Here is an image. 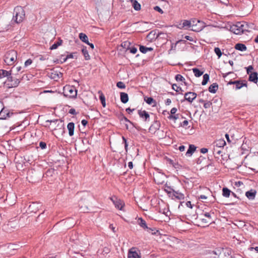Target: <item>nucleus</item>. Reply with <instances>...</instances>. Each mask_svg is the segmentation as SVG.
I'll return each mask as SVG.
<instances>
[{"mask_svg":"<svg viewBox=\"0 0 258 258\" xmlns=\"http://www.w3.org/2000/svg\"><path fill=\"white\" fill-rule=\"evenodd\" d=\"M254 24H248L245 22H238L230 27V31L237 35H240L244 31L250 32L249 29H253Z\"/></svg>","mask_w":258,"mask_h":258,"instance_id":"nucleus-1","label":"nucleus"},{"mask_svg":"<svg viewBox=\"0 0 258 258\" xmlns=\"http://www.w3.org/2000/svg\"><path fill=\"white\" fill-rule=\"evenodd\" d=\"M213 258H232L231 251L229 248L216 249L211 252Z\"/></svg>","mask_w":258,"mask_h":258,"instance_id":"nucleus-2","label":"nucleus"},{"mask_svg":"<svg viewBox=\"0 0 258 258\" xmlns=\"http://www.w3.org/2000/svg\"><path fill=\"white\" fill-rule=\"evenodd\" d=\"M25 12L21 6H17L14 10V16L12 21L16 23H20L23 20L25 17Z\"/></svg>","mask_w":258,"mask_h":258,"instance_id":"nucleus-3","label":"nucleus"},{"mask_svg":"<svg viewBox=\"0 0 258 258\" xmlns=\"http://www.w3.org/2000/svg\"><path fill=\"white\" fill-rule=\"evenodd\" d=\"M17 52L14 50L8 51L4 57V61L8 65H12L17 60Z\"/></svg>","mask_w":258,"mask_h":258,"instance_id":"nucleus-4","label":"nucleus"},{"mask_svg":"<svg viewBox=\"0 0 258 258\" xmlns=\"http://www.w3.org/2000/svg\"><path fill=\"white\" fill-rule=\"evenodd\" d=\"M63 94L64 96L75 98L77 95V90L73 86L67 85L63 87Z\"/></svg>","mask_w":258,"mask_h":258,"instance_id":"nucleus-5","label":"nucleus"},{"mask_svg":"<svg viewBox=\"0 0 258 258\" xmlns=\"http://www.w3.org/2000/svg\"><path fill=\"white\" fill-rule=\"evenodd\" d=\"M20 80L18 78H15L11 75H10L5 84L8 86L9 88L17 87L20 84Z\"/></svg>","mask_w":258,"mask_h":258,"instance_id":"nucleus-6","label":"nucleus"},{"mask_svg":"<svg viewBox=\"0 0 258 258\" xmlns=\"http://www.w3.org/2000/svg\"><path fill=\"white\" fill-rule=\"evenodd\" d=\"M190 21L192 22L191 27L192 28L191 30L194 31L199 32L203 30L205 27L204 23L200 20H197L195 19L190 20Z\"/></svg>","mask_w":258,"mask_h":258,"instance_id":"nucleus-7","label":"nucleus"},{"mask_svg":"<svg viewBox=\"0 0 258 258\" xmlns=\"http://www.w3.org/2000/svg\"><path fill=\"white\" fill-rule=\"evenodd\" d=\"M138 224L143 228L144 229H146L148 232L151 233L153 235L156 234L158 232V230L155 228H149L147 225L146 221L142 218H139L138 220Z\"/></svg>","mask_w":258,"mask_h":258,"instance_id":"nucleus-8","label":"nucleus"},{"mask_svg":"<svg viewBox=\"0 0 258 258\" xmlns=\"http://www.w3.org/2000/svg\"><path fill=\"white\" fill-rule=\"evenodd\" d=\"M197 96V93L192 92H188L184 94V99L181 101V102H183L184 101H187L189 103H191L194 100L196 99Z\"/></svg>","mask_w":258,"mask_h":258,"instance_id":"nucleus-9","label":"nucleus"},{"mask_svg":"<svg viewBox=\"0 0 258 258\" xmlns=\"http://www.w3.org/2000/svg\"><path fill=\"white\" fill-rule=\"evenodd\" d=\"M165 175L163 173L157 172L154 174V180L155 182L158 184H161L164 182Z\"/></svg>","mask_w":258,"mask_h":258,"instance_id":"nucleus-10","label":"nucleus"},{"mask_svg":"<svg viewBox=\"0 0 258 258\" xmlns=\"http://www.w3.org/2000/svg\"><path fill=\"white\" fill-rule=\"evenodd\" d=\"M196 219L197 220V222L199 223L197 224L198 226H201L202 227L208 226L211 223V221L207 218H204L202 217L201 216L200 217L197 216Z\"/></svg>","mask_w":258,"mask_h":258,"instance_id":"nucleus-11","label":"nucleus"},{"mask_svg":"<svg viewBox=\"0 0 258 258\" xmlns=\"http://www.w3.org/2000/svg\"><path fill=\"white\" fill-rule=\"evenodd\" d=\"M235 90H239L243 87H247V83L245 80H236Z\"/></svg>","mask_w":258,"mask_h":258,"instance_id":"nucleus-12","label":"nucleus"},{"mask_svg":"<svg viewBox=\"0 0 258 258\" xmlns=\"http://www.w3.org/2000/svg\"><path fill=\"white\" fill-rule=\"evenodd\" d=\"M138 114L145 121H149L150 115L146 110H139Z\"/></svg>","mask_w":258,"mask_h":258,"instance_id":"nucleus-13","label":"nucleus"},{"mask_svg":"<svg viewBox=\"0 0 258 258\" xmlns=\"http://www.w3.org/2000/svg\"><path fill=\"white\" fill-rule=\"evenodd\" d=\"M111 200L113 203L115 208L117 209L122 210L123 207L124 206V203L122 201L120 200H117V198H115V200H113L112 198H110Z\"/></svg>","mask_w":258,"mask_h":258,"instance_id":"nucleus-14","label":"nucleus"},{"mask_svg":"<svg viewBox=\"0 0 258 258\" xmlns=\"http://www.w3.org/2000/svg\"><path fill=\"white\" fill-rule=\"evenodd\" d=\"M226 142L223 139L217 140L214 143V148L222 149L226 145Z\"/></svg>","mask_w":258,"mask_h":258,"instance_id":"nucleus-15","label":"nucleus"},{"mask_svg":"<svg viewBox=\"0 0 258 258\" xmlns=\"http://www.w3.org/2000/svg\"><path fill=\"white\" fill-rule=\"evenodd\" d=\"M135 248H131L128 252V258H141V256L136 251Z\"/></svg>","mask_w":258,"mask_h":258,"instance_id":"nucleus-16","label":"nucleus"},{"mask_svg":"<svg viewBox=\"0 0 258 258\" xmlns=\"http://www.w3.org/2000/svg\"><path fill=\"white\" fill-rule=\"evenodd\" d=\"M258 74L257 72H254L251 73L249 75L248 81L256 83L258 80Z\"/></svg>","mask_w":258,"mask_h":258,"instance_id":"nucleus-17","label":"nucleus"},{"mask_svg":"<svg viewBox=\"0 0 258 258\" xmlns=\"http://www.w3.org/2000/svg\"><path fill=\"white\" fill-rule=\"evenodd\" d=\"M256 194V191L255 189H251L246 192L245 196L249 200H253L255 197Z\"/></svg>","mask_w":258,"mask_h":258,"instance_id":"nucleus-18","label":"nucleus"},{"mask_svg":"<svg viewBox=\"0 0 258 258\" xmlns=\"http://www.w3.org/2000/svg\"><path fill=\"white\" fill-rule=\"evenodd\" d=\"M173 193L171 196V197L173 198L174 197L175 198L178 200H183L184 198V196L183 194L179 192L178 191L173 190Z\"/></svg>","mask_w":258,"mask_h":258,"instance_id":"nucleus-19","label":"nucleus"},{"mask_svg":"<svg viewBox=\"0 0 258 258\" xmlns=\"http://www.w3.org/2000/svg\"><path fill=\"white\" fill-rule=\"evenodd\" d=\"M67 128L69 131V135L70 136H72L74 134V128H75V124L74 122H69L68 124Z\"/></svg>","mask_w":258,"mask_h":258,"instance_id":"nucleus-20","label":"nucleus"},{"mask_svg":"<svg viewBox=\"0 0 258 258\" xmlns=\"http://www.w3.org/2000/svg\"><path fill=\"white\" fill-rule=\"evenodd\" d=\"M196 147L194 145H189L188 149L186 152V156H190L196 150Z\"/></svg>","mask_w":258,"mask_h":258,"instance_id":"nucleus-21","label":"nucleus"},{"mask_svg":"<svg viewBox=\"0 0 258 258\" xmlns=\"http://www.w3.org/2000/svg\"><path fill=\"white\" fill-rule=\"evenodd\" d=\"M144 100L147 104L152 105L153 107L156 106L157 103L152 97H145Z\"/></svg>","mask_w":258,"mask_h":258,"instance_id":"nucleus-22","label":"nucleus"},{"mask_svg":"<svg viewBox=\"0 0 258 258\" xmlns=\"http://www.w3.org/2000/svg\"><path fill=\"white\" fill-rule=\"evenodd\" d=\"M218 89V85L217 83H213L212 85H211L209 88H208V90L210 92L212 93H215L217 90Z\"/></svg>","mask_w":258,"mask_h":258,"instance_id":"nucleus-23","label":"nucleus"},{"mask_svg":"<svg viewBox=\"0 0 258 258\" xmlns=\"http://www.w3.org/2000/svg\"><path fill=\"white\" fill-rule=\"evenodd\" d=\"M120 100L122 103H126L128 101V96L127 93L124 92H121L120 93Z\"/></svg>","mask_w":258,"mask_h":258,"instance_id":"nucleus-24","label":"nucleus"},{"mask_svg":"<svg viewBox=\"0 0 258 258\" xmlns=\"http://www.w3.org/2000/svg\"><path fill=\"white\" fill-rule=\"evenodd\" d=\"M235 48L236 50L243 51L246 50L247 47H246V45H244V44L239 43H237L235 45Z\"/></svg>","mask_w":258,"mask_h":258,"instance_id":"nucleus-25","label":"nucleus"},{"mask_svg":"<svg viewBox=\"0 0 258 258\" xmlns=\"http://www.w3.org/2000/svg\"><path fill=\"white\" fill-rule=\"evenodd\" d=\"M62 43V40L59 38L58 40L54 43L50 47V49L53 50L56 49L59 46L61 45Z\"/></svg>","mask_w":258,"mask_h":258,"instance_id":"nucleus-26","label":"nucleus"},{"mask_svg":"<svg viewBox=\"0 0 258 258\" xmlns=\"http://www.w3.org/2000/svg\"><path fill=\"white\" fill-rule=\"evenodd\" d=\"M82 52L85 57V59L87 60H89L90 59V56L89 54L88 51L87 49V47L84 46L82 49Z\"/></svg>","mask_w":258,"mask_h":258,"instance_id":"nucleus-27","label":"nucleus"},{"mask_svg":"<svg viewBox=\"0 0 258 258\" xmlns=\"http://www.w3.org/2000/svg\"><path fill=\"white\" fill-rule=\"evenodd\" d=\"M80 39L85 43H88V36L83 33H80L79 35Z\"/></svg>","mask_w":258,"mask_h":258,"instance_id":"nucleus-28","label":"nucleus"},{"mask_svg":"<svg viewBox=\"0 0 258 258\" xmlns=\"http://www.w3.org/2000/svg\"><path fill=\"white\" fill-rule=\"evenodd\" d=\"M98 94H100L99 95V99L100 100V101L101 102V104L103 107H105L106 106V103H105V97L103 93L101 92V91H98Z\"/></svg>","mask_w":258,"mask_h":258,"instance_id":"nucleus-29","label":"nucleus"},{"mask_svg":"<svg viewBox=\"0 0 258 258\" xmlns=\"http://www.w3.org/2000/svg\"><path fill=\"white\" fill-rule=\"evenodd\" d=\"M38 204L33 203L29 206V210L30 212H36L38 210V207H37Z\"/></svg>","mask_w":258,"mask_h":258,"instance_id":"nucleus-30","label":"nucleus"},{"mask_svg":"<svg viewBox=\"0 0 258 258\" xmlns=\"http://www.w3.org/2000/svg\"><path fill=\"white\" fill-rule=\"evenodd\" d=\"M231 191L227 187H223L222 189V195L226 198L229 197Z\"/></svg>","mask_w":258,"mask_h":258,"instance_id":"nucleus-31","label":"nucleus"},{"mask_svg":"<svg viewBox=\"0 0 258 258\" xmlns=\"http://www.w3.org/2000/svg\"><path fill=\"white\" fill-rule=\"evenodd\" d=\"M133 7L136 11H139L141 9V5L136 0H131Z\"/></svg>","mask_w":258,"mask_h":258,"instance_id":"nucleus-32","label":"nucleus"},{"mask_svg":"<svg viewBox=\"0 0 258 258\" xmlns=\"http://www.w3.org/2000/svg\"><path fill=\"white\" fill-rule=\"evenodd\" d=\"M9 117H10V113H6L3 109H2L0 112V119H6Z\"/></svg>","mask_w":258,"mask_h":258,"instance_id":"nucleus-33","label":"nucleus"},{"mask_svg":"<svg viewBox=\"0 0 258 258\" xmlns=\"http://www.w3.org/2000/svg\"><path fill=\"white\" fill-rule=\"evenodd\" d=\"M191 23L192 22L190 20H184L183 21L182 27L183 28L186 27L187 28H189L191 27Z\"/></svg>","mask_w":258,"mask_h":258,"instance_id":"nucleus-34","label":"nucleus"},{"mask_svg":"<svg viewBox=\"0 0 258 258\" xmlns=\"http://www.w3.org/2000/svg\"><path fill=\"white\" fill-rule=\"evenodd\" d=\"M192 71L195 76L197 77H199L203 74V72L201 71L198 68H194L192 69Z\"/></svg>","mask_w":258,"mask_h":258,"instance_id":"nucleus-35","label":"nucleus"},{"mask_svg":"<svg viewBox=\"0 0 258 258\" xmlns=\"http://www.w3.org/2000/svg\"><path fill=\"white\" fill-rule=\"evenodd\" d=\"M222 149L220 148H214V154L216 158H218L219 157L218 155H220L222 153Z\"/></svg>","mask_w":258,"mask_h":258,"instance_id":"nucleus-36","label":"nucleus"},{"mask_svg":"<svg viewBox=\"0 0 258 258\" xmlns=\"http://www.w3.org/2000/svg\"><path fill=\"white\" fill-rule=\"evenodd\" d=\"M55 170L54 169H48L45 172L46 176H52L54 174Z\"/></svg>","mask_w":258,"mask_h":258,"instance_id":"nucleus-37","label":"nucleus"},{"mask_svg":"<svg viewBox=\"0 0 258 258\" xmlns=\"http://www.w3.org/2000/svg\"><path fill=\"white\" fill-rule=\"evenodd\" d=\"M1 71L2 76L3 78L6 77L8 78V77L10 75H11V74H11L12 71H7L4 70H1Z\"/></svg>","mask_w":258,"mask_h":258,"instance_id":"nucleus-38","label":"nucleus"},{"mask_svg":"<svg viewBox=\"0 0 258 258\" xmlns=\"http://www.w3.org/2000/svg\"><path fill=\"white\" fill-rule=\"evenodd\" d=\"M209 80V75L208 74H205L203 76V80L202 82V85H206Z\"/></svg>","mask_w":258,"mask_h":258,"instance_id":"nucleus-39","label":"nucleus"},{"mask_svg":"<svg viewBox=\"0 0 258 258\" xmlns=\"http://www.w3.org/2000/svg\"><path fill=\"white\" fill-rule=\"evenodd\" d=\"M165 187L167 188L165 189V191L167 193L169 197H171L174 189L170 186H167V185H165Z\"/></svg>","mask_w":258,"mask_h":258,"instance_id":"nucleus-40","label":"nucleus"},{"mask_svg":"<svg viewBox=\"0 0 258 258\" xmlns=\"http://www.w3.org/2000/svg\"><path fill=\"white\" fill-rule=\"evenodd\" d=\"M131 44L129 41H126L122 42L121 45L123 48L126 49V50H128Z\"/></svg>","mask_w":258,"mask_h":258,"instance_id":"nucleus-41","label":"nucleus"},{"mask_svg":"<svg viewBox=\"0 0 258 258\" xmlns=\"http://www.w3.org/2000/svg\"><path fill=\"white\" fill-rule=\"evenodd\" d=\"M172 88L176 92H182L183 90L180 87L178 86L176 84H174L172 85Z\"/></svg>","mask_w":258,"mask_h":258,"instance_id":"nucleus-42","label":"nucleus"},{"mask_svg":"<svg viewBox=\"0 0 258 258\" xmlns=\"http://www.w3.org/2000/svg\"><path fill=\"white\" fill-rule=\"evenodd\" d=\"M214 52L217 54L218 58H220L222 55V53L219 47H215L214 49Z\"/></svg>","mask_w":258,"mask_h":258,"instance_id":"nucleus-43","label":"nucleus"},{"mask_svg":"<svg viewBox=\"0 0 258 258\" xmlns=\"http://www.w3.org/2000/svg\"><path fill=\"white\" fill-rule=\"evenodd\" d=\"M175 79L177 81L182 82L183 81H185V79L184 78V77L180 74L176 75L175 76Z\"/></svg>","mask_w":258,"mask_h":258,"instance_id":"nucleus-44","label":"nucleus"},{"mask_svg":"<svg viewBox=\"0 0 258 258\" xmlns=\"http://www.w3.org/2000/svg\"><path fill=\"white\" fill-rule=\"evenodd\" d=\"M50 78L53 79H59L60 77L56 72H54L51 73Z\"/></svg>","mask_w":258,"mask_h":258,"instance_id":"nucleus-45","label":"nucleus"},{"mask_svg":"<svg viewBox=\"0 0 258 258\" xmlns=\"http://www.w3.org/2000/svg\"><path fill=\"white\" fill-rule=\"evenodd\" d=\"M116 86L120 89H124L125 88L124 83L121 81L118 82L117 83Z\"/></svg>","mask_w":258,"mask_h":258,"instance_id":"nucleus-46","label":"nucleus"},{"mask_svg":"<svg viewBox=\"0 0 258 258\" xmlns=\"http://www.w3.org/2000/svg\"><path fill=\"white\" fill-rule=\"evenodd\" d=\"M110 248H109L108 247H104L102 249V253L103 255H105V254L109 253L110 252Z\"/></svg>","mask_w":258,"mask_h":258,"instance_id":"nucleus-47","label":"nucleus"},{"mask_svg":"<svg viewBox=\"0 0 258 258\" xmlns=\"http://www.w3.org/2000/svg\"><path fill=\"white\" fill-rule=\"evenodd\" d=\"M9 249L12 250H16L19 248V245L14 244H10L8 246Z\"/></svg>","mask_w":258,"mask_h":258,"instance_id":"nucleus-48","label":"nucleus"},{"mask_svg":"<svg viewBox=\"0 0 258 258\" xmlns=\"http://www.w3.org/2000/svg\"><path fill=\"white\" fill-rule=\"evenodd\" d=\"M212 103L211 101H207L204 103V107L205 108H209L212 106Z\"/></svg>","mask_w":258,"mask_h":258,"instance_id":"nucleus-49","label":"nucleus"},{"mask_svg":"<svg viewBox=\"0 0 258 258\" xmlns=\"http://www.w3.org/2000/svg\"><path fill=\"white\" fill-rule=\"evenodd\" d=\"M139 49H140V51L143 53H146L148 52L147 51V47L146 46H144L143 45H140Z\"/></svg>","mask_w":258,"mask_h":258,"instance_id":"nucleus-50","label":"nucleus"},{"mask_svg":"<svg viewBox=\"0 0 258 258\" xmlns=\"http://www.w3.org/2000/svg\"><path fill=\"white\" fill-rule=\"evenodd\" d=\"M131 53L135 54L137 52V48L134 46L130 47L129 50Z\"/></svg>","mask_w":258,"mask_h":258,"instance_id":"nucleus-51","label":"nucleus"},{"mask_svg":"<svg viewBox=\"0 0 258 258\" xmlns=\"http://www.w3.org/2000/svg\"><path fill=\"white\" fill-rule=\"evenodd\" d=\"M204 216L207 218L208 219V220H209L210 221L212 220V217H211V215L210 214V213H209V212H205L204 214Z\"/></svg>","mask_w":258,"mask_h":258,"instance_id":"nucleus-52","label":"nucleus"},{"mask_svg":"<svg viewBox=\"0 0 258 258\" xmlns=\"http://www.w3.org/2000/svg\"><path fill=\"white\" fill-rule=\"evenodd\" d=\"M178 114L174 115V114H170L169 115L168 118L169 119H174L176 120L178 118Z\"/></svg>","mask_w":258,"mask_h":258,"instance_id":"nucleus-53","label":"nucleus"},{"mask_svg":"<svg viewBox=\"0 0 258 258\" xmlns=\"http://www.w3.org/2000/svg\"><path fill=\"white\" fill-rule=\"evenodd\" d=\"M39 147L42 149H44L46 148V144L45 142H40L39 143Z\"/></svg>","mask_w":258,"mask_h":258,"instance_id":"nucleus-54","label":"nucleus"},{"mask_svg":"<svg viewBox=\"0 0 258 258\" xmlns=\"http://www.w3.org/2000/svg\"><path fill=\"white\" fill-rule=\"evenodd\" d=\"M77 52H73L67 55V58H75V54H77Z\"/></svg>","mask_w":258,"mask_h":258,"instance_id":"nucleus-55","label":"nucleus"},{"mask_svg":"<svg viewBox=\"0 0 258 258\" xmlns=\"http://www.w3.org/2000/svg\"><path fill=\"white\" fill-rule=\"evenodd\" d=\"M154 9L159 12L161 14H163V10L159 7V6H155L154 8Z\"/></svg>","mask_w":258,"mask_h":258,"instance_id":"nucleus-56","label":"nucleus"},{"mask_svg":"<svg viewBox=\"0 0 258 258\" xmlns=\"http://www.w3.org/2000/svg\"><path fill=\"white\" fill-rule=\"evenodd\" d=\"M246 72L247 74H249V73L253 69V68L252 66H249L247 68H246Z\"/></svg>","mask_w":258,"mask_h":258,"instance_id":"nucleus-57","label":"nucleus"},{"mask_svg":"<svg viewBox=\"0 0 258 258\" xmlns=\"http://www.w3.org/2000/svg\"><path fill=\"white\" fill-rule=\"evenodd\" d=\"M122 119L124 120V121H125L126 122H129L130 123L132 124L134 126H135L134 123L133 122H132L131 121H130L129 119H128L125 116L123 115Z\"/></svg>","mask_w":258,"mask_h":258,"instance_id":"nucleus-58","label":"nucleus"},{"mask_svg":"<svg viewBox=\"0 0 258 258\" xmlns=\"http://www.w3.org/2000/svg\"><path fill=\"white\" fill-rule=\"evenodd\" d=\"M32 63V59H27L25 62V67H27L29 65H30L31 63Z\"/></svg>","mask_w":258,"mask_h":258,"instance_id":"nucleus-59","label":"nucleus"},{"mask_svg":"<svg viewBox=\"0 0 258 258\" xmlns=\"http://www.w3.org/2000/svg\"><path fill=\"white\" fill-rule=\"evenodd\" d=\"M184 38L186 39L187 40H189L190 41H194V39L192 37H190L188 35H186L184 36Z\"/></svg>","mask_w":258,"mask_h":258,"instance_id":"nucleus-60","label":"nucleus"},{"mask_svg":"<svg viewBox=\"0 0 258 258\" xmlns=\"http://www.w3.org/2000/svg\"><path fill=\"white\" fill-rule=\"evenodd\" d=\"M204 159V158L201 156L197 160V163L199 164H201L202 160Z\"/></svg>","mask_w":258,"mask_h":258,"instance_id":"nucleus-61","label":"nucleus"},{"mask_svg":"<svg viewBox=\"0 0 258 258\" xmlns=\"http://www.w3.org/2000/svg\"><path fill=\"white\" fill-rule=\"evenodd\" d=\"M69 113L73 114V115H76L77 114V112L76 111V110L74 108L71 109L69 111Z\"/></svg>","mask_w":258,"mask_h":258,"instance_id":"nucleus-62","label":"nucleus"},{"mask_svg":"<svg viewBox=\"0 0 258 258\" xmlns=\"http://www.w3.org/2000/svg\"><path fill=\"white\" fill-rule=\"evenodd\" d=\"M135 109L133 108V109H131L130 108V107L128 108H127L126 109H125V111L128 113V114H131L133 111L135 110Z\"/></svg>","mask_w":258,"mask_h":258,"instance_id":"nucleus-63","label":"nucleus"},{"mask_svg":"<svg viewBox=\"0 0 258 258\" xmlns=\"http://www.w3.org/2000/svg\"><path fill=\"white\" fill-rule=\"evenodd\" d=\"M208 151V150L207 148H203L201 149V152L203 154H205L207 153Z\"/></svg>","mask_w":258,"mask_h":258,"instance_id":"nucleus-64","label":"nucleus"}]
</instances>
